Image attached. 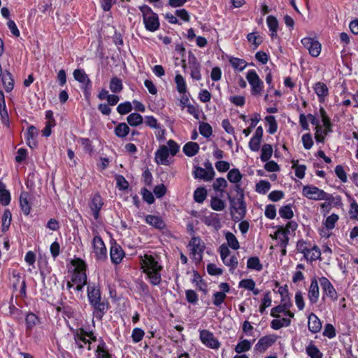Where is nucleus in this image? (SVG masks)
<instances>
[{"instance_id": "obj_22", "label": "nucleus", "mask_w": 358, "mask_h": 358, "mask_svg": "<svg viewBox=\"0 0 358 358\" xmlns=\"http://www.w3.org/2000/svg\"><path fill=\"white\" fill-rule=\"evenodd\" d=\"M26 331H31L34 327L40 323L38 317L33 313H29L25 317Z\"/></svg>"}, {"instance_id": "obj_29", "label": "nucleus", "mask_w": 358, "mask_h": 358, "mask_svg": "<svg viewBox=\"0 0 358 358\" xmlns=\"http://www.w3.org/2000/svg\"><path fill=\"white\" fill-rule=\"evenodd\" d=\"M321 252L317 246L310 247L304 257L311 262L315 261L320 257Z\"/></svg>"}, {"instance_id": "obj_11", "label": "nucleus", "mask_w": 358, "mask_h": 358, "mask_svg": "<svg viewBox=\"0 0 358 358\" xmlns=\"http://www.w3.org/2000/svg\"><path fill=\"white\" fill-rule=\"evenodd\" d=\"M230 203L232 209L231 213H233V210H234L238 215V217H236V219L241 220L243 218L246 212V206L243 201V196L241 195L236 199H230Z\"/></svg>"}, {"instance_id": "obj_48", "label": "nucleus", "mask_w": 358, "mask_h": 358, "mask_svg": "<svg viewBox=\"0 0 358 358\" xmlns=\"http://www.w3.org/2000/svg\"><path fill=\"white\" fill-rule=\"evenodd\" d=\"M210 207L217 211H220L224 209V202L217 197H213L210 201Z\"/></svg>"}, {"instance_id": "obj_13", "label": "nucleus", "mask_w": 358, "mask_h": 358, "mask_svg": "<svg viewBox=\"0 0 358 358\" xmlns=\"http://www.w3.org/2000/svg\"><path fill=\"white\" fill-rule=\"evenodd\" d=\"M320 296V289L318 281L315 278L311 280L310 285L308 288V297L311 304H315L317 302Z\"/></svg>"}, {"instance_id": "obj_49", "label": "nucleus", "mask_w": 358, "mask_h": 358, "mask_svg": "<svg viewBox=\"0 0 358 358\" xmlns=\"http://www.w3.org/2000/svg\"><path fill=\"white\" fill-rule=\"evenodd\" d=\"M292 169L295 171V175L300 179L304 178L306 167L305 165H298V161H293Z\"/></svg>"}, {"instance_id": "obj_42", "label": "nucleus", "mask_w": 358, "mask_h": 358, "mask_svg": "<svg viewBox=\"0 0 358 358\" xmlns=\"http://www.w3.org/2000/svg\"><path fill=\"white\" fill-rule=\"evenodd\" d=\"M122 80L117 78L114 77L110 80V90L113 93H119L122 90Z\"/></svg>"}, {"instance_id": "obj_12", "label": "nucleus", "mask_w": 358, "mask_h": 358, "mask_svg": "<svg viewBox=\"0 0 358 358\" xmlns=\"http://www.w3.org/2000/svg\"><path fill=\"white\" fill-rule=\"evenodd\" d=\"M319 282L323 292L327 295V296L330 298L332 301L337 300V292L331 282L325 277L320 278L319 279Z\"/></svg>"}, {"instance_id": "obj_9", "label": "nucleus", "mask_w": 358, "mask_h": 358, "mask_svg": "<svg viewBox=\"0 0 358 358\" xmlns=\"http://www.w3.org/2000/svg\"><path fill=\"white\" fill-rule=\"evenodd\" d=\"M200 339L205 345L212 349H217L220 347L219 341L215 338L213 334L208 330L200 331Z\"/></svg>"}, {"instance_id": "obj_32", "label": "nucleus", "mask_w": 358, "mask_h": 358, "mask_svg": "<svg viewBox=\"0 0 358 358\" xmlns=\"http://www.w3.org/2000/svg\"><path fill=\"white\" fill-rule=\"evenodd\" d=\"M10 201V192L6 189L5 185L0 181V202L3 206H7Z\"/></svg>"}, {"instance_id": "obj_26", "label": "nucleus", "mask_w": 358, "mask_h": 358, "mask_svg": "<svg viewBox=\"0 0 358 358\" xmlns=\"http://www.w3.org/2000/svg\"><path fill=\"white\" fill-rule=\"evenodd\" d=\"M182 150L187 156L193 157L199 152V145L197 143L188 142L184 145Z\"/></svg>"}, {"instance_id": "obj_24", "label": "nucleus", "mask_w": 358, "mask_h": 358, "mask_svg": "<svg viewBox=\"0 0 358 358\" xmlns=\"http://www.w3.org/2000/svg\"><path fill=\"white\" fill-rule=\"evenodd\" d=\"M201 221L207 226H212L215 229L220 226V220L215 213H210V215L204 216L201 218Z\"/></svg>"}, {"instance_id": "obj_36", "label": "nucleus", "mask_w": 358, "mask_h": 358, "mask_svg": "<svg viewBox=\"0 0 358 358\" xmlns=\"http://www.w3.org/2000/svg\"><path fill=\"white\" fill-rule=\"evenodd\" d=\"M252 347V343L248 340H243L239 342L235 347V351L238 354H241L243 352H247L250 350Z\"/></svg>"}, {"instance_id": "obj_53", "label": "nucleus", "mask_w": 358, "mask_h": 358, "mask_svg": "<svg viewBox=\"0 0 358 358\" xmlns=\"http://www.w3.org/2000/svg\"><path fill=\"white\" fill-rule=\"evenodd\" d=\"M307 354L311 358H322V353L319 350V349L314 345H310L306 348Z\"/></svg>"}, {"instance_id": "obj_59", "label": "nucleus", "mask_w": 358, "mask_h": 358, "mask_svg": "<svg viewBox=\"0 0 358 358\" xmlns=\"http://www.w3.org/2000/svg\"><path fill=\"white\" fill-rule=\"evenodd\" d=\"M132 110V106L131 103L129 101H126L124 103L119 104V106L117 108V112L121 115H124Z\"/></svg>"}, {"instance_id": "obj_16", "label": "nucleus", "mask_w": 358, "mask_h": 358, "mask_svg": "<svg viewBox=\"0 0 358 358\" xmlns=\"http://www.w3.org/2000/svg\"><path fill=\"white\" fill-rule=\"evenodd\" d=\"M275 342V338L272 336H265L261 338L255 345V350L259 352H264Z\"/></svg>"}, {"instance_id": "obj_23", "label": "nucleus", "mask_w": 358, "mask_h": 358, "mask_svg": "<svg viewBox=\"0 0 358 358\" xmlns=\"http://www.w3.org/2000/svg\"><path fill=\"white\" fill-rule=\"evenodd\" d=\"M73 74L75 80L79 83L85 86L90 85L91 81L83 69H76Z\"/></svg>"}, {"instance_id": "obj_17", "label": "nucleus", "mask_w": 358, "mask_h": 358, "mask_svg": "<svg viewBox=\"0 0 358 358\" xmlns=\"http://www.w3.org/2000/svg\"><path fill=\"white\" fill-rule=\"evenodd\" d=\"M189 69L191 70V77L194 80H200L201 79V65L195 57L189 58Z\"/></svg>"}, {"instance_id": "obj_39", "label": "nucleus", "mask_w": 358, "mask_h": 358, "mask_svg": "<svg viewBox=\"0 0 358 358\" xmlns=\"http://www.w3.org/2000/svg\"><path fill=\"white\" fill-rule=\"evenodd\" d=\"M313 89L319 97H324L328 94V88L327 85L323 83H316L313 87Z\"/></svg>"}, {"instance_id": "obj_63", "label": "nucleus", "mask_w": 358, "mask_h": 358, "mask_svg": "<svg viewBox=\"0 0 358 358\" xmlns=\"http://www.w3.org/2000/svg\"><path fill=\"white\" fill-rule=\"evenodd\" d=\"M238 286L248 290H253L255 287V282L252 279H243L240 281Z\"/></svg>"}, {"instance_id": "obj_58", "label": "nucleus", "mask_w": 358, "mask_h": 358, "mask_svg": "<svg viewBox=\"0 0 358 358\" xmlns=\"http://www.w3.org/2000/svg\"><path fill=\"white\" fill-rule=\"evenodd\" d=\"M338 220V215L336 214H331L327 217L324 225L328 229H332L335 227L336 222Z\"/></svg>"}, {"instance_id": "obj_2", "label": "nucleus", "mask_w": 358, "mask_h": 358, "mask_svg": "<svg viewBox=\"0 0 358 358\" xmlns=\"http://www.w3.org/2000/svg\"><path fill=\"white\" fill-rule=\"evenodd\" d=\"M139 10L142 13L145 29L152 32L157 31L159 27L157 14L154 13L151 8L147 5L140 6Z\"/></svg>"}, {"instance_id": "obj_61", "label": "nucleus", "mask_w": 358, "mask_h": 358, "mask_svg": "<svg viewBox=\"0 0 358 358\" xmlns=\"http://www.w3.org/2000/svg\"><path fill=\"white\" fill-rule=\"evenodd\" d=\"M227 295L224 292H216L213 294V304L216 306H220L226 299Z\"/></svg>"}, {"instance_id": "obj_30", "label": "nucleus", "mask_w": 358, "mask_h": 358, "mask_svg": "<svg viewBox=\"0 0 358 358\" xmlns=\"http://www.w3.org/2000/svg\"><path fill=\"white\" fill-rule=\"evenodd\" d=\"M0 115L2 122L6 124L8 122V114L6 108L5 99L2 91H0Z\"/></svg>"}, {"instance_id": "obj_57", "label": "nucleus", "mask_w": 358, "mask_h": 358, "mask_svg": "<svg viewBox=\"0 0 358 358\" xmlns=\"http://www.w3.org/2000/svg\"><path fill=\"white\" fill-rule=\"evenodd\" d=\"M271 188V184L266 180H261L256 185L257 192L262 194L266 193Z\"/></svg>"}, {"instance_id": "obj_10", "label": "nucleus", "mask_w": 358, "mask_h": 358, "mask_svg": "<svg viewBox=\"0 0 358 358\" xmlns=\"http://www.w3.org/2000/svg\"><path fill=\"white\" fill-rule=\"evenodd\" d=\"M142 267L145 273L154 271H162V266L152 256L145 255L142 259Z\"/></svg>"}, {"instance_id": "obj_7", "label": "nucleus", "mask_w": 358, "mask_h": 358, "mask_svg": "<svg viewBox=\"0 0 358 358\" xmlns=\"http://www.w3.org/2000/svg\"><path fill=\"white\" fill-rule=\"evenodd\" d=\"M303 45L308 50L310 55L313 57H317L321 52V44L312 38L306 37L301 39Z\"/></svg>"}, {"instance_id": "obj_15", "label": "nucleus", "mask_w": 358, "mask_h": 358, "mask_svg": "<svg viewBox=\"0 0 358 358\" xmlns=\"http://www.w3.org/2000/svg\"><path fill=\"white\" fill-rule=\"evenodd\" d=\"M169 155V148L166 145H161L155 152V162L157 164L168 165Z\"/></svg>"}, {"instance_id": "obj_43", "label": "nucleus", "mask_w": 358, "mask_h": 358, "mask_svg": "<svg viewBox=\"0 0 358 358\" xmlns=\"http://www.w3.org/2000/svg\"><path fill=\"white\" fill-rule=\"evenodd\" d=\"M273 154L272 146L269 144H264L262 148L261 159L262 162H267Z\"/></svg>"}, {"instance_id": "obj_38", "label": "nucleus", "mask_w": 358, "mask_h": 358, "mask_svg": "<svg viewBox=\"0 0 358 358\" xmlns=\"http://www.w3.org/2000/svg\"><path fill=\"white\" fill-rule=\"evenodd\" d=\"M127 120L128 124L131 127H136L143 123L142 116L136 113L130 114L127 117Z\"/></svg>"}, {"instance_id": "obj_21", "label": "nucleus", "mask_w": 358, "mask_h": 358, "mask_svg": "<svg viewBox=\"0 0 358 358\" xmlns=\"http://www.w3.org/2000/svg\"><path fill=\"white\" fill-rule=\"evenodd\" d=\"M147 224L154 227L157 229H163L165 228V223L162 219L158 216L148 215L145 217Z\"/></svg>"}, {"instance_id": "obj_3", "label": "nucleus", "mask_w": 358, "mask_h": 358, "mask_svg": "<svg viewBox=\"0 0 358 358\" xmlns=\"http://www.w3.org/2000/svg\"><path fill=\"white\" fill-rule=\"evenodd\" d=\"M302 194L308 199L315 201L334 200L331 194L312 185L303 186Z\"/></svg>"}, {"instance_id": "obj_64", "label": "nucleus", "mask_w": 358, "mask_h": 358, "mask_svg": "<svg viewBox=\"0 0 358 358\" xmlns=\"http://www.w3.org/2000/svg\"><path fill=\"white\" fill-rule=\"evenodd\" d=\"M350 215L351 218L358 220V204L355 200H352L350 203Z\"/></svg>"}, {"instance_id": "obj_19", "label": "nucleus", "mask_w": 358, "mask_h": 358, "mask_svg": "<svg viewBox=\"0 0 358 358\" xmlns=\"http://www.w3.org/2000/svg\"><path fill=\"white\" fill-rule=\"evenodd\" d=\"M242 174L238 169H232L227 173V179L230 182L236 184V189L238 192H240L241 187L238 184L242 179Z\"/></svg>"}, {"instance_id": "obj_52", "label": "nucleus", "mask_w": 358, "mask_h": 358, "mask_svg": "<svg viewBox=\"0 0 358 358\" xmlns=\"http://www.w3.org/2000/svg\"><path fill=\"white\" fill-rule=\"evenodd\" d=\"M11 222V213L8 210L4 211L2 217V231H6L9 228Z\"/></svg>"}, {"instance_id": "obj_54", "label": "nucleus", "mask_w": 358, "mask_h": 358, "mask_svg": "<svg viewBox=\"0 0 358 358\" xmlns=\"http://www.w3.org/2000/svg\"><path fill=\"white\" fill-rule=\"evenodd\" d=\"M279 214L285 219H291L294 215L292 208L289 205L280 208L279 210Z\"/></svg>"}, {"instance_id": "obj_34", "label": "nucleus", "mask_w": 358, "mask_h": 358, "mask_svg": "<svg viewBox=\"0 0 358 358\" xmlns=\"http://www.w3.org/2000/svg\"><path fill=\"white\" fill-rule=\"evenodd\" d=\"M247 267L249 269H252L257 271H260L263 268V266L260 263V260L257 257H250L247 262Z\"/></svg>"}, {"instance_id": "obj_46", "label": "nucleus", "mask_w": 358, "mask_h": 358, "mask_svg": "<svg viewBox=\"0 0 358 358\" xmlns=\"http://www.w3.org/2000/svg\"><path fill=\"white\" fill-rule=\"evenodd\" d=\"M85 336H90L88 334L85 333L84 335L78 336L76 338V342L79 348H83L85 345L88 344V350H91V343L89 340L86 339Z\"/></svg>"}, {"instance_id": "obj_4", "label": "nucleus", "mask_w": 358, "mask_h": 358, "mask_svg": "<svg viewBox=\"0 0 358 358\" xmlns=\"http://www.w3.org/2000/svg\"><path fill=\"white\" fill-rule=\"evenodd\" d=\"M246 79L251 86V94L260 96L264 88V82L260 79L255 70H250L246 75Z\"/></svg>"}, {"instance_id": "obj_5", "label": "nucleus", "mask_w": 358, "mask_h": 358, "mask_svg": "<svg viewBox=\"0 0 358 358\" xmlns=\"http://www.w3.org/2000/svg\"><path fill=\"white\" fill-rule=\"evenodd\" d=\"M86 265L82 260H78V264L76 267L72 275L71 282L73 284H86L87 275L85 273Z\"/></svg>"}, {"instance_id": "obj_1", "label": "nucleus", "mask_w": 358, "mask_h": 358, "mask_svg": "<svg viewBox=\"0 0 358 358\" xmlns=\"http://www.w3.org/2000/svg\"><path fill=\"white\" fill-rule=\"evenodd\" d=\"M87 296L90 304L94 307L95 317L101 320L108 310V303L101 301L100 290L94 286L87 287Z\"/></svg>"}, {"instance_id": "obj_37", "label": "nucleus", "mask_w": 358, "mask_h": 358, "mask_svg": "<svg viewBox=\"0 0 358 358\" xmlns=\"http://www.w3.org/2000/svg\"><path fill=\"white\" fill-rule=\"evenodd\" d=\"M225 238L229 247L233 250H238L239 248V243L233 233L227 231L225 234Z\"/></svg>"}, {"instance_id": "obj_25", "label": "nucleus", "mask_w": 358, "mask_h": 358, "mask_svg": "<svg viewBox=\"0 0 358 358\" xmlns=\"http://www.w3.org/2000/svg\"><path fill=\"white\" fill-rule=\"evenodd\" d=\"M36 129L34 126H30L27 131L24 134L25 138L27 140V145L30 148H33L36 146V141L35 138L36 137Z\"/></svg>"}, {"instance_id": "obj_35", "label": "nucleus", "mask_w": 358, "mask_h": 358, "mask_svg": "<svg viewBox=\"0 0 358 358\" xmlns=\"http://www.w3.org/2000/svg\"><path fill=\"white\" fill-rule=\"evenodd\" d=\"M161 271H154L146 272V275L148 276V278L150 280V282L152 285H158L160 284L162 278H161Z\"/></svg>"}, {"instance_id": "obj_27", "label": "nucleus", "mask_w": 358, "mask_h": 358, "mask_svg": "<svg viewBox=\"0 0 358 358\" xmlns=\"http://www.w3.org/2000/svg\"><path fill=\"white\" fill-rule=\"evenodd\" d=\"M272 237L279 241L281 248H286L288 245L289 238L287 234H285V231L280 228L278 229Z\"/></svg>"}, {"instance_id": "obj_20", "label": "nucleus", "mask_w": 358, "mask_h": 358, "mask_svg": "<svg viewBox=\"0 0 358 358\" xmlns=\"http://www.w3.org/2000/svg\"><path fill=\"white\" fill-rule=\"evenodd\" d=\"M308 329L313 333H317L322 329V323L314 313H310L308 316Z\"/></svg>"}, {"instance_id": "obj_41", "label": "nucleus", "mask_w": 358, "mask_h": 358, "mask_svg": "<svg viewBox=\"0 0 358 358\" xmlns=\"http://www.w3.org/2000/svg\"><path fill=\"white\" fill-rule=\"evenodd\" d=\"M96 353V358H111V355L107 351L103 341H101L97 346Z\"/></svg>"}, {"instance_id": "obj_18", "label": "nucleus", "mask_w": 358, "mask_h": 358, "mask_svg": "<svg viewBox=\"0 0 358 358\" xmlns=\"http://www.w3.org/2000/svg\"><path fill=\"white\" fill-rule=\"evenodd\" d=\"M124 256V252L120 246L115 245L110 248V259L115 264H120Z\"/></svg>"}, {"instance_id": "obj_47", "label": "nucleus", "mask_w": 358, "mask_h": 358, "mask_svg": "<svg viewBox=\"0 0 358 358\" xmlns=\"http://www.w3.org/2000/svg\"><path fill=\"white\" fill-rule=\"evenodd\" d=\"M207 192L205 188H197L194 193V198L195 201L202 203L206 198Z\"/></svg>"}, {"instance_id": "obj_60", "label": "nucleus", "mask_w": 358, "mask_h": 358, "mask_svg": "<svg viewBox=\"0 0 358 358\" xmlns=\"http://www.w3.org/2000/svg\"><path fill=\"white\" fill-rule=\"evenodd\" d=\"M265 119L269 124V128L268 130V133L271 134L275 133L278 129V125L275 120V117L273 116L270 115L266 116Z\"/></svg>"}, {"instance_id": "obj_51", "label": "nucleus", "mask_w": 358, "mask_h": 358, "mask_svg": "<svg viewBox=\"0 0 358 358\" xmlns=\"http://www.w3.org/2000/svg\"><path fill=\"white\" fill-rule=\"evenodd\" d=\"M227 186V182L224 178H217L213 184V187L215 191L223 192L224 188Z\"/></svg>"}, {"instance_id": "obj_55", "label": "nucleus", "mask_w": 358, "mask_h": 358, "mask_svg": "<svg viewBox=\"0 0 358 358\" xmlns=\"http://www.w3.org/2000/svg\"><path fill=\"white\" fill-rule=\"evenodd\" d=\"M222 262L226 266L229 267V270L231 273H233L238 266V259L236 256L228 257Z\"/></svg>"}, {"instance_id": "obj_33", "label": "nucleus", "mask_w": 358, "mask_h": 358, "mask_svg": "<svg viewBox=\"0 0 358 358\" xmlns=\"http://www.w3.org/2000/svg\"><path fill=\"white\" fill-rule=\"evenodd\" d=\"M130 129L126 123H119L115 128V134L119 138H124L129 133Z\"/></svg>"}, {"instance_id": "obj_40", "label": "nucleus", "mask_w": 358, "mask_h": 358, "mask_svg": "<svg viewBox=\"0 0 358 358\" xmlns=\"http://www.w3.org/2000/svg\"><path fill=\"white\" fill-rule=\"evenodd\" d=\"M193 276L194 278L192 279V282L194 283H196V286L199 290L206 293L207 292V286L206 284L202 280L201 275L199 274L198 272L194 271Z\"/></svg>"}, {"instance_id": "obj_56", "label": "nucleus", "mask_w": 358, "mask_h": 358, "mask_svg": "<svg viewBox=\"0 0 358 358\" xmlns=\"http://www.w3.org/2000/svg\"><path fill=\"white\" fill-rule=\"evenodd\" d=\"M145 335V332L140 328H134L132 331L131 338L134 343H136L140 342Z\"/></svg>"}, {"instance_id": "obj_50", "label": "nucleus", "mask_w": 358, "mask_h": 358, "mask_svg": "<svg viewBox=\"0 0 358 358\" xmlns=\"http://www.w3.org/2000/svg\"><path fill=\"white\" fill-rule=\"evenodd\" d=\"M199 132L202 136L208 138L212 135L213 129L208 123L202 122L199 125Z\"/></svg>"}, {"instance_id": "obj_44", "label": "nucleus", "mask_w": 358, "mask_h": 358, "mask_svg": "<svg viewBox=\"0 0 358 358\" xmlns=\"http://www.w3.org/2000/svg\"><path fill=\"white\" fill-rule=\"evenodd\" d=\"M231 65L236 69L242 71L247 66L245 60L236 57H231L229 59Z\"/></svg>"}, {"instance_id": "obj_45", "label": "nucleus", "mask_w": 358, "mask_h": 358, "mask_svg": "<svg viewBox=\"0 0 358 358\" xmlns=\"http://www.w3.org/2000/svg\"><path fill=\"white\" fill-rule=\"evenodd\" d=\"M175 81L178 92L181 94L185 93L187 88L184 78L181 75L177 74L175 78Z\"/></svg>"}, {"instance_id": "obj_6", "label": "nucleus", "mask_w": 358, "mask_h": 358, "mask_svg": "<svg viewBox=\"0 0 358 358\" xmlns=\"http://www.w3.org/2000/svg\"><path fill=\"white\" fill-rule=\"evenodd\" d=\"M189 245L191 248V254L196 261H201L202 259V253L204 251V244L199 238L194 237L189 241Z\"/></svg>"}, {"instance_id": "obj_62", "label": "nucleus", "mask_w": 358, "mask_h": 358, "mask_svg": "<svg viewBox=\"0 0 358 358\" xmlns=\"http://www.w3.org/2000/svg\"><path fill=\"white\" fill-rule=\"evenodd\" d=\"M266 22L270 31H278V22L274 16L269 15L266 19Z\"/></svg>"}, {"instance_id": "obj_28", "label": "nucleus", "mask_w": 358, "mask_h": 358, "mask_svg": "<svg viewBox=\"0 0 358 358\" xmlns=\"http://www.w3.org/2000/svg\"><path fill=\"white\" fill-rule=\"evenodd\" d=\"M1 80L5 90L7 92L12 91L14 87V80L13 79L11 73L8 71L3 73Z\"/></svg>"}, {"instance_id": "obj_14", "label": "nucleus", "mask_w": 358, "mask_h": 358, "mask_svg": "<svg viewBox=\"0 0 358 358\" xmlns=\"http://www.w3.org/2000/svg\"><path fill=\"white\" fill-rule=\"evenodd\" d=\"M89 205L94 219L98 220L99 217V211L103 205V200L100 195L94 194L92 196Z\"/></svg>"}, {"instance_id": "obj_8", "label": "nucleus", "mask_w": 358, "mask_h": 358, "mask_svg": "<svg viewBox=\"0 0 358 358\" xmlns=\"http://www.w3.org/2000/svg\"><path fill=\"white\" fill-rule=\"evenodd\" d=\"M94 252L97 260H105L107 257L106 248L100 236H96L93 239Z\"/></svg>"}, {"instance_id": "obj_31", "label": "nucleus", "mask_w": 358, "mask_h": 358, "mask_svg": "<svg viewBox=\"0 0 358 358\" xmlns=\"http://www.w3.org/2000/svg\"><path fill=\"white\" fill-rule=\"evenodd\" d=\"M28 193L23 192L20 197V207L24 215H27L30 213V205L28 201Z\"/></svg>"}]
</instances>
